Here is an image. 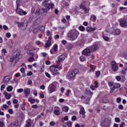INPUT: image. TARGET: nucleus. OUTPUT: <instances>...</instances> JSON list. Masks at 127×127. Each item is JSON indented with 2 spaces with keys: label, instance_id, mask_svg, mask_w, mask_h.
<instances>
[{
  "label": "nucleus",
  "instance_id": "obj_16",
  "mask_svg": "<svg viewBox=\"0 0 127 127\" xmlns=\"http://www.w3.org/2000/svg\"><path fill=\"white\" fill-rule=\"evenodd\" d=\"M106 127H110L111 125V120L110 119H105V121L102 122V125H104Z\"/></svg>",
  "mask_w": 127,
  "mask_h": 127
},
{
  "label": "nucleus",
  "instance_id": "obj_23",
  "mask_svg": "<svg viewBox=\"0 0 127 127\" xmlns=\"http://www.w3.org/2000/svg\"><path fill=\"white\" fill-rule=\"evenodd\" d=\"M7 45L9 49H11L13 45V43H12V40H9L8 42L7 43Z\"/></svg>",
  "mask_w": 127,
  "mask_h": 127
},
{
  "label": "nucleus",
  "instance_id": "obj_30",
  "mask_svg": "<svg viewBox=\"0 0 127 127\" xmlns=\"http://www.w3.org/2000/svg\"><path fill=\"white\" fill-rule=\"evenodd\" d=\"M10 80V78L9 76H5L3 78V82H4V83H7V82H9Z\"/></svg>",
  "mask_w": 127,
  "mask_h": 127
},
{
  "label": "nucleus",
  "instance_id": "obj_34",
  "mask_svg": "<svg viewBox=\"0 0 127 127\" xmlns=\"http://www.w3.org/2000/svg\"><path fill=\"white\" fill-rule=\"evenodd\" d=\"M63 112L67 113L69 111V108L67 106H64L62 109Z\"/></svg>",
  "mask_w": 127,
  "mask_h": 127
},
{
  "label": "nucleus",
  "instance_id": "obj_13",
  "mask_svg": "<svg viewBox=\"0 0 127 127\" xmlns=\"http://www.w3.org/2000/svg\"><path fill=\"white\" fill-rule=\"evenodd\" d=\"M91 51L90 48H86L82 51V54L85 56H89L91 55Z\"/></svg>",
  "mask_w": 127,
  "mask_h": 127
},
{
  "label": "nucleus",
  "instance_id": "obj_57",
  "mask_svg": "<svg viewBox=\"0 0 127 127\" xmlns=\"http://www.w3.org/2000/svg\"><path fill=\"white\" fill-rule=\"evenodd\" d=\"M70 93H71V90H68L66 92V93L65 94V95L66 96V97H69V95H70Z\"/></svg>",
  "mask_w": 127,
  "mask_h": 127
},
{
  "label": "nucleus",
  "instance_id": "obj_62",
  "mask_svg": "<svg viewBox=\"0 0 127 127\" xmlns=\"http://www.w3.org/2000/svg\"><path fill=\"white\" fill-rule=\"evenodd\" d=\"M75 127H85L84 125H79V124H77L75 125Z\"/></svg>",
  "mask_w": 127,
  "mask_h": 127
},
{
  "label": "nucleus",
  "instance_id": "obj_61",
  "mask_svg": "<svg viewBox=\"0 0 127 127\" xmlns=\"http://www.w3.org/2000/svg\"><path fill=\"white\" fill-rule=\"evenodd\" d=\"M116 79L117 81H121V80H122V77H121L120 76H117L116 77Z\"/></svg>",
  "mask_w": 127,
  "mask_h": 127
},
{
  "label": "nucleus",
  "instance_id": "obj_6",
  "mask_svg": "<svg viewBox=\"0 0 127 127\" xmlns=\"http://www.w3.org/2000/svg\"><path fill=\"white\" fill-rule=\"evenodd\" d=\"M79 73V70L77 69H74L72 71H69L67 74V77L70 80H74L75 76Z\"/></svg>",
  "mask_w": 127,
  "mask_h": 127
},
{
  "label": "nucleus",
  "instance_id": "obj_29",
  "mask_svg": "<svg viewBox=\"0 0 127 127\" xmlns=\"http://www.w3.org/2000/svg\"><path fill=\"white\" fill-rule=\"evenodd\" d=\"M38 28L40 31H41V32H43L45 30V27H44V26H38Z\"/></svg>",
  "mask_w": 127,
  "mask_h": 127
},
{
  "label": "nucleus",
  "instance_id": "obj_1",
  "mask_svg": "<svg viewBox=\"0 0 127 127\" xmlns=\"http://www.w3.org/2000/svg\"><path fill=\"white\" fill-rule=\"evenodd\" d=\"M50 1L49 0H45L42 2L43 5L45 8H42V10L43 12H47L50 10V9H53L54 7V4L49 2Z\"/></svg>",
  "mask_w": 127,
  "mask_h": 127
},
{
  "label": "nucleus",
  "instance_id": "obj_47",
  "mask_svg": "<svg viewBox=\"0 0 127 127\" xmlns=\"http://www.w3.org/2000/svg\"><path fill=\"white\" fill-rule=\"evenodd\" d=\"M79 29L80 30V31H84L85 27H84V26H81L79 27Z\"/></svg>",
  "mask_w": 127,
  "mask_h": 127
},
{
  "label": "nucleus",
  "instance_id": "obj_51",
  "mask_svg": "<svg viewBox=\"0 0 127 127\" xmlns=\"http://www.w3.org/2000/svg\"><path fill=\"white\" fill-rule=\"evenodd\" d=\"M83 10H84L85 13H88L89 12V8H87L86 7H85L84 9H83Z\"/></svg>",
  "mask_w": 127,
  "mask_h": 127
},
{
  "label": "nucleus",
  "instance_id": "obj_7",
  "mask_svg": "<svg viewBox=\"0 0 127 127\" xmlns=\"http://www.w3.org/2000/svg\"><path fill=\"white\" fill-rule=\"evenodd\" d=\"M57 69H59V70H60V69H62V67H59L58 65H57V67L54 66H50V71L53 74V75H58L59 74V71H58V70Z\"/></svg>",
  "mask_w": 127,
  "mask_h": 127
},
{
  "label": "nucleus",
  "instance_id": "obj_8",
  "mask_svg": "<svg viewBox=\"0 0 127 127\" xmlns=\"http://www.w3.org/2000/svg\"><path fill=\"white\" fill-rule=\"evenodd\" d=\"M13 55H14L15 58L17 60L20 59L22 57V55L20 54V51L17 50V49H14L13 50Z\"/></svg>",
  "mask_w": 127,
  "mask_h": 127
},
{
  "label": "nucleus",
  "instance_id": "obj_21",
  "mask_svg": "<svg viewBox=\"0 0 127 127\" xmlns=\"http://www.w3.org/2000/svg\"><path fill=\"white\" fill-rule=\"evenodd\" d=\"M16 59L15 58V56L12 55V56H10L7 57V60L10 61V62H13L14 60Z\"/></svg>",
  "mask_w": 127,
  "mask_h": 127
},
{
  "label": "nucleus",
  "instance_id": "obj_17",
  "mask_svg": "<svg viewBox=\"0 0 127 127\" xmlns=\"http://www.w3.org/2000/svg\"><path fill=\"white\" fill-rule=\"evenodd\" d=\"M79 114L82 115V117L83 118V119H85V118H86V112H85V109H84V107H81L80 108Z\"/></svg>",
  "mask_w": 127,
  "mask_h": 127
},
{
  "label": "nucleus",
  "instance_id": "obj_56",
  "mask_svg": "<svg viewBox=\"0 0 127 127\" xmlns=\"http://www.w3.org/2000/svg\"><path fill=\"white\" fill-rule=\"evenodd\" d=\"M36 45H40L41 44V42L40 41H35Z\"/></svg>",
  "mask_w": 127,
  "mask_h": 127
},
{
  "label": "nucleus",
  "instance_id": "obj_28",
  "mask_svg": "<svg viewBox=\"0 0 127 127\" xmlns=\"http://www.w3.org/2000/svg\"><path fill=\"white\" fill-rule=\"evenodd\" d=\"M17 126H18V122L15 121L10 125V127H17Z\"/></svg>",
  "mask_w": 127,
  "mask_h": 127
},
{
  "label": "nucleus",
  "instance_id": "obj_59",
  "mask_svg": "<svg viewBox=\"0 0 127 127\" xmlns=\"http://www.w3.org/2000/svg\"><path fill=\"white\" fill-rule=\"evenodd\" d=\"M18 93H22L23 92V88H20L17 89Z\"/></svg>",
  "mask_w": 127,
  "mask_h": 127
},
{
  "label": "nucleus",
  "instance_id": "obj_64",
  "mask_svg": "<svg viewBox=\"0 0 127 127\" xmlns=\"http://www.w3.org/2000/svg\"><path fill=\"white\" fill-rule=\"evenodd\" d=\"M2 53H3L4 54V55H5V53H7V52H6V49H3L2 50Z\"/></svg>",
  "mask_w": 127,
  "mask_h": 127
},
{
  "label": "nucleus",
  "instance_id": "obj_55",
  "mask_svg": "<svg viewBox=\"0 0 127 127\" xmlns=\"http://www.w3.org/2000/svg\"><path fill=\"white\" fill-rule=\"evenodd\" d=\"M116 101L118 104H120V103H121V101H122V99H121V98L120 97H118L117 98Z\"/></svg>",
  "mask_w": 127,
  "mask_h": 127
},
{
  "label": "nucleus",
  "instance_id": "obj_38",
  "mask_svg": "<svg viewBox=\"0 0 127 127\" xmlns=\"http://www.w3.org/2000/svg\"><path fill=\"white\" fill-rule=\"evenodd\" d=\"M121 33V30L117 29L115 31V34H116V35H120Z\"/></svg>",
  "mask_w": 127,
  "mask_h": 127
},
{
  "label": "nucleus",
  "instance_id": "obj_39",
  "mask_svg": "<svg viewBox=\"0 0 127 127\" xmlns=\"http://www.w3.org/2000/svg\"><path fill=\"white\" fill-rule=\"evenodd\" d=\"M115 89H118V88H120L121 87V84L119 83H116L114 85Z\"/></svg>",
  "mask_w": 127,
  "mask_h": 127
},
{
  "label": "nucleus",
  "instance_id": "obj_46",
  "mask_svg": "<svg viewBox=\"0 0 127 127\" xmlns=\"http://www.w3.org/2000/svg\"><path fill=\"white\" fill-rule=\"evenodd\" d=\"M39 30V29H38V27H36V28H35L33 30V33L35 34L36 33V32H37Z\"/></svg>",
  "mask_w": 127,
  "mask_h": 127
},
{
  "label": "nucleus",
  "instance_id": "obj_41",
  "mask_svg": "<svg viewBox=\"0 0 127 127\" xmlns=\"http://www.w3.org/2000/svg\"><path fill=\"white\" fill-rule=\"evenodd\" d=\"M127 63H126L124 65V70L123 72L124 73H126V72H127Z\"/></svg>",
  "mask_w": 127,
  "mask_h": 127
},
{
  "label": "nucleus",
  "instance_id": "obj_48",
  "mask_svg": "<svg viewBox=\"0 0 127 127\" xmlns=\"http://www.w3.org/2000/svg\"><path fill=\"white\" fill-rule=\"evenodd\" d=\"M33 61H35V60L32 58V57H30L28 59V62H32Z\"/></svg>",
  "mask_w": 127,
  "mask_h": 127
},
{
  "label": "nucleus",
  "instance_id": "obj_35",
  "mask_svg": "<svg viewBox=\"0 0 127 127\" xmlns=\"http://www.w3.org/2000/svg\"><path fill=\"white\" fill-rule=\"evenodd\" d=\"M84 43H85L84 40H79L78 41V44L80 46H83L84 45Z\"/></svg>",
  "mask_w": 127,
  "mask_h": 127
},
{
  "label": "nucleus",
  "instance_id": "obj_50",
  "mask_svg": "<svg viewBox=\"0 0 127 127\" xmlns=\"http://www.w3.org/2000/svg\"><path fill=\"white\" fill-rule=\"evenodd\" d=\"M80 60H81V61H85V60H86V58L82 56L80 57Z\"/></svg>",
  "mask_w": 127,
  "mask_h": 127
},
{
  "label": "nucleus",
  "instance_id": "obj_3",
  "mask_svg": "<svg viewBox=\"0 0 127 127\" xmlns=\"http://www.w3.org/2000/svg\"><path fill=\"white\" fill-rule=\"evenodd\" d=\"M78 35L79 32L76 30L69 31L67 34V36L68 38H69V40H71V41H73L75 39H77Z\"/></svg>",
  "mask_w": 127,
  "mask_h": 127
},
{
  "label": "nucleus",
  "instance_id": "obj_26",
  "mask_svg": "<svg viewBox=\"0 0 127 127\" xmlns=\"http://www.w3.org/2000/svg\"><path fill=\"white\" fill-rule=\"evenodd\" d=\"M121 55L122 57H124L125 59L127 60V50L124 51L122 54Z\"/></svg>",
  "mask_w": 127,
  "mask_h": 127
},
{
  "label": "nucleus",
  "instance_id": "obj_24",
  "mask_svg": "<svg viewBox=\"0 0 127 127\" xmlns=\"http://www.w3.org/2000/svg\"><path fill=\"white\" fill-rule=\"evenodd\" d=\"M24 93H25V96L26 97V98H27V97H28L29 96V94H30V89L29 88L25 89L24 90Z\"/></svg>",
  "mask_w": 127,
  "mask_h": 127
},
{
  "label": "nucleus",
  "instance_id": "obj_58",
  "mask_svg": "<svg viewBox=\"0 0 127 127\" xmlns=\"http://www.w3.org/2000/svg\"><path fill=\"white\" fill-rule=\"evenodd\" d=\"M72 122H69L66 123V125H67V126H68V127H72Z\"/></svg>",
  "mask_w": 127,
  "mask_h": 127
},
{
  "label": "nucleus",
  "instance_id": "obj_45",
  "mask_svg": "<svg viewBox=\"0 0 127 127\" xmlns=\"http://www.w3.org/2000/svg\"><path fill=\"white\" fill-rule=\"evenodd\" d=\"M80 8H81L82 9H83L85 7H86V6H85V3H81L80 5Z\"/></svg>",
  "mask_w": 127,
  "mask_h": 127
},
{
  "label": "nucleus",
  "instance_id": "obj_63",
  "mask_svg": "<svg viewBox=\"0 0 127 127\" xmlns=\"http://www.w3.org/2000/svg\"><path fill=\"white\" fill-rule=\"evenodd\" d=\"M20 71L21 72V73H24L25 72V69L23 67H22L20 69Z\"/></svg>",
  "mask_w": 127,
  "mask_h": 127
},
{
  "label": "nucleus",
  "instance_id": "obj_25",
  "mask_svg": "<svg viewBox=\"0 0 127 127\" xmlns=\"http://www.w3.org/2000/svg\"><path fill=\"white\" fill-rule=\"evenodd\" d=\"M95 86L94 85H91L90 87V88L92 90V91H94V90H96V88H98V82L95 81Z\"/></svg>",
  "mask_w": 127,
  "mask_h": 127
},
{
  "label": "nucleus",
  "instance_id": "obj_60",
  "mask_svg": "<svg viewBox=\"0 0 127 127\" xmlns=\"http://www.w3.org/2000/svg\"><path fill=\"white\" fill-rule=\"evenodd\" d=\"M5 88V85L3 84L1 86L0 90L1 91H3V89Z\"/></svg>",
  "mask_w": 127,
  "mask_h": 127
},
{
  "label": "nucleus",
  "instance_id": "obj_32",
  "mask_svg": "<svg viewBox=\"0 0 127 127\" xmlns=\"http://www.w3.org/2000/svg\"><path fill=\"white\" fill-rule=\"evenodd\" d=\"M28 100L31 104H34L35 103V99H33V98L29 97Z\"/></svg>",
  "mask_w": 127,
  "mask_h": 127
},
{
  "label": "nucleus",
  "instance_id": "obj_15",
  "mask_svg": "<svg viewBox=\"0 0 127 127\" xmlns=\"http://www.w3.org/2000/svg\"><path fill=\"white\" fill-rule=\"evenodd\" d=\"M52 40V38L51 37H49L47 43L44 45V47L46 48H48V47H50L51 46V41Z\"/></svg>",
  "mask_w": 127,
  "mask_h": 127
},
{
  "label": "nucleus",
  "instance_id": "obj_14",
  "mask_svg": "<svg viewBox=\"0 0 127 127\" xmlns=\"http://www.w3.org/2000/svg\"><path fill=\"white\" fill-rule=\"evenodd\" d=\"M120 25L122 27H126L127 25V22L126 19H121L120 20Z\"/></svg>",
  "mask_w": 127,
  "mask_h": 127
},
{
  "label": "nucleus",
  "instance_id": "obj_10",
  "mask_svg": "<svg viewBox=\"0 0 127 127\" xmlns=\"http://www.w3.org/2000/svg\"><path fill=\"white\" fill-rule=\"evenodd\" d=\"M65 58H66V55L65 54H62L59 57L58 60L56 62V64L59 65L60 62H62V61H64V60H65Z\"/></svg>",
  "mask_w": 127,
  "mask_h": 127
},
{
  "label": "nucleus",
  "instance_id": "obj_20",
  "mask_svg": "<svg viewBox=\"0 0 127 127\" xmlns=\"http://www.w3.org/2000/svg\"><path fill=\"white\" fill-rule=\"evenodd\" d=\"M58 50V46L57 45H55L54 46V49L51 50L50 52L51 54H54L56 51Z\"/></svg>",
  "mask_w": 127,
  "mask_h": 127
},
{
  "label": "nucleus",
  "instance_id": "obj_9",
  "mask_svg": "<svg viewBox=\"0 0 127 127\" xmlns=\"http://www.w3.org/2000/svg\"><path fill=\"white\" fill-rule=\"evenodd\" d=\"M111 68L114 72H117L119 70V66H118L115 61H113L111 63Z\"/></svg>",
  "mask_w": 127,
  "mask_h": 127
},
{
  "label": "nucleus",
  "instance_id": "obj_40",
  "mask_svg": "<svg viewBox=\"0 0 127 127\" xmlns=\"http://www.w3.org/2000/svg\"><path fill=\"white\" fill-rule=\"evenodd\" d=\"M96 19H97V17L94 15H92L91 16V20L92 21H96Z\"/></svg>",
  "mask_w": 127,
  "mask_h": 127
},
{
  "label": "nucleus",
  "instance_id": "obj_18",
  "mask_svg": "<svg viewBox=\"0 0 127 127\" xmlns=\"http://www.w3.org/2000/svg\"><path fill=\"white\" fill-rule=\"evenodd\" d=\"M60 108L58 107H55V111L54 114L55 115H56V116H60V111H61Z\"/></svg>",
  "mask_w": 127,
  "mask_h": 127
},
{
  "label": "nucleus",
  "instance_id": "obj_36",
  "mask_svg": "<svg viewBox=\"0 0 127 127\" xmlns=\"http://www.w3.org/2000/svg\"><path fill=\"white\" fill-rule=\"evenodd\" d=\"M58 85V82H56V81H55L54 82H53L51 85L53 87H54V88H56L57 87V85Z\"/></svg>",
  "mask_w": 127,
  "mask_h": 127
},
{
  "label": "nucleus",
  "instance_id": "obj_27",
  "mask_svg": "<svg viewBox=\"0 0 127 127\" xmlns=\"http://www.w3.org/2000/svg\"><path fill=\"white\" fill-rule=\"evenodd\" d=\"M4 94H5V97L6 99H7V100H9V99H10V98L11 97V95L6 92H4Z\"/></svg>",
  "mask_w": 127,
  "mask_h": 127
},
{
  "label": "nucleus",
  "instance_id": "obj_54",
  "mask_svg": "<svg viewBox=\"0 0 127 127\" xmlns=\"http://www.w3.org/2000/svg\"><path fill=\"white\" fill-rule=\"evenodd\" d=\"M6 36L7 38H9L10 36H11V34L9 32H7L6 33Z\"/></svg>",
  "mask_w": 127,
  "mask_h": 127
},
{
  "label": "nucleus",
  "instance_id": "obj_11",
  "mask_svg": "<svg viewBox=\"0 0 127 127\" xmlns=\"http://www.w3.org/2000/svg\"><path fill=\"white\" fill-rule=\"evenodd\" d=\"M18 27L24 30L26 28H27V23L25 22H21L20 23H18Z\"/></svg>",
  "mask_w": 127,
  "mask_h": 127
},
{
  "label": "nucleus",
  "instance_id": "obj_2",
  "mask_svg": "<svg viewBox=\"0 0 127 127\" xmlns=\"http://www.w3.org/2000/svg\"><path fill=\"white\" fill-rule=\"evenodd\" d=\"M25 50H28L27 54L29 55H32L33 56L34 55V53L33 51H36L37 52L39 50V48L38 47H34L32 45L29 44L25 47Z\"/></svg>",
  "mask_w": 127,
  "mask_h": 127
},
{
  "label": "nucleus",
  "instance_id": "obj_52",
  "mask_svg": "<svg viewBox=\"0 0 127 127\" xmlns=\"http://www.w3.org/2000/svg\"><path fill=\"white\" fill-rule=\"evenodd\" d=\"M8 112L10 115H12V114H13V110L11 109H9Z\"/></svg>",
  "mask_w": 127,
  "mask_h": 127
},
{
  "label": "nucleus",
  "instance_id": "obj_19",
  "mask_svg": "<svg viewBox=\"0 0 127 127\" xmlns=\"http://www.w3.org/2000/svg\"><path fill=\"white\" fill-rule=\"evenodd\" d=\"M48 91H49L50 94H51L52 93H53V92H56V88L55 87L52 86V85H50L48 87Z\"/></svg>",
  "mask_w": 127,
  "mask_h": 127
},
{
  "label": "nucleus",
  "instance_id": "obj_33",
  "mask_svg": "<svg viewBox=\"0 0 127 127\" xmlns=\"http://www.w3.org/2000/svg\"><path fill=\"white\" fill-rule=\"evenodd\" d=\"M102 37L105 41H110V40L111 39L110 38V37H107V36H105V35H104V34H103Z\"/></svg>",
  "mask_w": 127,
  "mask_h": 127
},
{
  "label": "nucleus",
  "instance_id": "obj_4",
  "mask_svg": "<svg viewBox=\"0 0 127 127\" xmlns=\"http://www.w3.org/2000/svg\"><path fill=\"white\" fill-rule=\"evenodd\" d=\"M85 95L88 96H82L81 99H82V101L86 102V103L88 104V101L91 100V98H92V96H93V92H91V90L89 89H86L85 90Z\"/></svg>",
  "mask_w": 127,
  "mask_h": 127
},
{
  "label": "nucleus",
  "instance_id": "obj_44",
  "mask_svg": "<svg viewBox=\"0 0 127 127\" xmlns=\"http://www.w3.org/2000/svg\"><path fill=\"white\" fill-rule=\"evenodd\" d=\"M95 75L96 77H100L101 76V72L100 71H97L95 72Z\"/></svg>",
  "mask_w": 127,
  "mask_h": 127
},
{
  "label": "nucleus",
  "instance_id": "obj_53",
  "mask_svg": "<svg viewBox=\"0 0 127 127\" xmlns=\"http://www.w3.org/2000/svg\"><path fill=\"white\" fill-rule=\"evenodd\" d=\"M115 120L116 123H120L121 122V119L119 118H116Z\"/></svg>",
  "mask_w": 127,
  "mask_h": 127
},
{
  "label": "nucleus",
  "instance_id": "obj_31",
  "mask_svg": "<svg viewBox=\"0 0 127 127\" xmlns=\"http://www.w3.org/2000/svg\"><path fill=\"white\" fill-rule=\"evenodd\" d=\"M86 30L87 32H91V31H94V30H96V29L90 27H87L86 28Z\"/></svg>",
  "mask_w": 127,
  "mask_h": 127
},
{
  "label": "nucleus",
  "instance_id": "obj_22",
  "mask_svg": "<svg viewBox=\"0 0 127 127\" xmlns=\"http://www.w3.org/2000/svg\"><path fill=\"white\" fill-rule=\"evenodd\" d=\"M108 85L112 90V91H110V93L114 92V90H115V85H114V83L112 82H110L108 83Z\"/></svg>",
  "mask_w": 127,
  "mask_h": 127
},
{
  "label": "nucleus",
  "instance_id": "obj_42",
  "mask_svg": "<svg viewBox=\"0 0 127 127\" xmlns=\"http://www.w3.org/2000/svg\"><path fill=\"white\" fill-rule=\"evenodd\" d=\"M2 108L5 110H7L9 108V106L6 104L3 105Z\"/></svg>",
  "mask_w": 127,
  "mask_h": 127
},
{
  "label": "nucleus",
  "instance_id": "obj_49",
  "mask_svg": "<svg viewBox=\"0 0 127 127\" xmlns=\"http://www.w3.org/2000/svg\"><path fill=\"white\" fill-rule=\"evenodd\" d=\"M0 127H5V125L4 123L2 122H0Z\"/></svg>",
  "mask_w": 127,
  "mask_h": 127
},
{
  "label": "nucleus",
  "instance_id": "obj_5",
  "mask_svg": "<svg viewBox=\"0 0 127 127\" xmlns=\"http://www.w3.org/2000/svg\"><path fill=\"white\" fill-rule=\"evenodd\" d=\"M20 0H17L16 1V5H17V8L16 9V12L18 14H19L20 15H26L27 14V12L21 8H19V6H20Z\"/></svg>",
  "mask_w": 127,
  "mask_h": 127
},
{
  "label": "nucleus",
  "instance_id": "obj_12",
  "mask_svg": "<svg viewBox=\"0 0 127 127\" xmlns=\"http://www.w3.org/2000/svg\"><path fill=\"white\" fill-rule=\"evenodd\" d=\"M90 49L92 52H95V51L99 50V45L97 43H94L90 47Z\"/></svg>",
  "mask_w": 127,
  "mask_h": 127
},
{
  "label": "nucleus",
  "instance_id": "obj_37",
  "mask_svg": "<svg viewBox=\"0 0 127 127\" xmlns=\"http://www.w3.org/2000/svg\"><path fill=\"white\" fill-rule=\"evenodd\" d=\"M13 89V87L12 86L9 85L7 87V92H11L12 91Z\"/></svg>",
  "mask_w": 127,
  "mask_h": 127
},
{
  "label": "nucleus",
  "instance_id": "obj_43",
  "mask_svg": "<svg viewBox=\"0 0 127 127\" xmlns=\"http://www.w3.org/2000/svg\"><path fill=\"white\" fill-rule=\"evenodd\" d=\"M40 9H37L35 12L36 15H39L40 14Z\"/></svg>",
  "mask_w": 127,
  "mask_h": 127
}]
</instances>
